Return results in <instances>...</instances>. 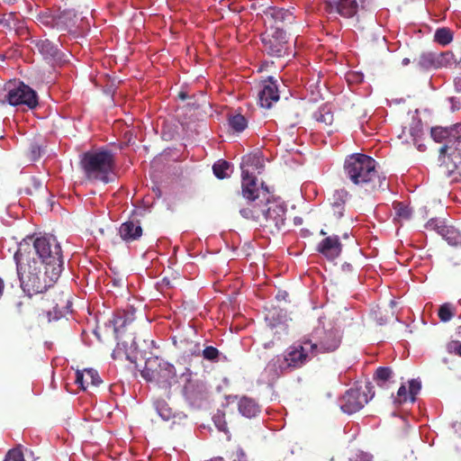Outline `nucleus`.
<instances>
[{
    "label": "nucleus",
    "mask_w": 461,
    "mask_h": 461,
    "mask_svg": "<svg viewBox=\"0 0 461 461\" xmlns=\"http://www.w3.org/2000/svg\"><path fill=\"white\" fill-rule=\"evenodd\" d=\"M28 247L17 249L14 258L23 291L30 297L46 292L60 276L58 267H45L36 258L31 257Z\"/></svg>",
    "instance_id": "nucleus-1"
},
{
    "label": "nucleus",
    "mask_w": 461,
    "mask_h": 461,
    "mask_svg": "<svg viewBox=\"0 0 461 461\" xmlns=\"http://www.w3.org/2000/svg\"><path fill=\"white\" fill-rule=\"evenodd\" d=\"M377 162L370 156L355 153L344 162L346 177L366 192L384 190L387 187L385 176L376 169Z\"/></svg>",
    "instance_id": "nucleus-2"
},
{
    "label": "nucleus",
    "mask_w": 461,
    "mask_h": 461,
    "mask_svg": "<svg viewBox=\"0 0 461 461\" xmlns=\"http://www.w3.org/2000/svg\"><path fill=\"white\" fill-rule=\"evenodd\" d=\"M28 247L31 257L38 256L39 261L50 268L58 267L59 273L63 270V256L59 243L53 236H43L36 239L28 238L19 243L18 249Z\"/></svg>",
    "instance_id": "nucleus-3"
},
{
    "label": "nucleus",
    "mask_w": 461,
    "mask_h": 461,
    "mask_svg": "<svg viewBox=\"0 0 461 461\" xmlns=\"http://www.w3.org/2000/svg\"><path fill=\"white\" fill-rule=\"evenodd\" d=\"M80 165L88 180L108 183L115 169V157L104 149L87 151L82 155Z\"/></svg>",
    "instance_id": "nucleus-4"
},
{
    "label": "nucleus",
    "mask_w": 461,
    "mask_h": 461,
    "mask_svg": "<svg viewBox=\"0 0 461 461\" xmlns=\"http://www.w3.org/2000/svg\"><path fill=\"white\" fill-rule=\"evenodd\" d=\"M308 340L311 341V348L313 349L316 357L320 354L332 353L341 344L342 332L331 321L321 317Z\"/></svg>",
    "instance_id": "nucleus-5"
},
{
    "label": "nucleus",
    "mask_w": 461,
    "mask_h": 461,
    "mask_svg": "<svg viewBox=\"0 0 461 461\" xmlns=\"http://www.w3.org/2000/svg\"><path fill=\"white\" fill-rule=\"evenodd\" d=\"M316 355L313 349L311 348V341L308 339H303L297 345L290 346L283 358L276 357L273 358L268 364L267 368L279 366L281 369H297L304 366Z\"/></svg>",
    "instance_id": "nucleus-6"
},
{
    "label": "nucleus",
    "mask_w": 461,
    "mask_h": 461,
    "mask_svg": "<svg viewBox=\"0 0 461 461\" xmlns=\"http://www.w3.org/2000/svg\"><path fill=\"white\" fill-rule=\"evenodd\" d=\"M140 375L165 394H169L172 386L178 383L176 367L168 362H161L156 368L150 367L148 363L140 372Z\"/></svg>",
    "instance_id": "nucleus-7"
},
{
    "label": "nucleus",
    "mask_w": 461,
    "mask_h": 461,
    "mask_svg": "<svg viewBox=\"0 0 461 461\" xmlns=\"http://www.w3.org/2000/svg\"><path fill=\"white\" fill-rule=\"evenodd\" d=\"M444 155L443 174L451 183L461 181V134H456L439 149Z\"/></svg>",
    "instance_id": "nucleus-8"
},
{
    "label": "nucleus",
    "mask_w": 461,
    "mask_h": 461,
    "mask_svg": "<svg viewBox=\"0 0 461 461\" xmlns=\"http://www.w3.org/2000/svg\"><path fill=\"white\" fill-rule=\"evenodd\" d=\"M262 216L259 224L267 229L270 233L278 232L285 224L286 206L284 203L267 196L266 203L261 208Z\"/></svg>",
    "instance_id": "nucleus-9"
},
{
    "label": "nucleus",
    "mask_w": 461,
    "mask_h": 461,
    "mask_svg": "<svg viewBox=\"0 0 461 461\" xmlns=\"http://www.w3.org/2000/svg\"><path fill=\"white\" fill-rule=\"evenodd\" d=\"M5 103L32 110L38 106V95L22 81L8 82L5 85Z\"/></svg>",
    "instance_id": "nucleus-10"
},
{
    "label": "nucleus",
    "mask_w": 461,
    "mask_h": 461,
    "mask_svg": "<svg viewBox=\"0 0 461 461\" xmlns=\"http://www.w3.org/2000/svg\"><path fill=\"white\" fill-rule=\"evenodd\" d=\"M414 63L422 71L452 66L461 71V55L457 56L451 51L422 52L414 59Z\"/></svg>",
    "instance_id": "nucleus-11"
},
{
    "label": "nucleus",
    "mask_w": 461,
    "mask_h": 461,
    "mask_svg": "<svg viewBox=\"0 0 461 461\" xmlns=\"http://www.w3.org/2000/svg\"><path fill=\"white\" fill-rule=\"evenodd\" d=\"M264 51L269 56L281 58L289 55L290 42L286 30L267 28L260 35Z\"/></svg>",
    "instance_id": "nucleus-12"
},
{
    "label": "nucleus",
    "mask_w": 461,
    "mask_h": 461,
    "mask_svg": "<svg viewBox=\"0 0 461 461\" xmlns=\"http://www.w3.org/2000/svg\"><path fill=\"white\" fill-rule=\"evenodd\" d=\"M373 4L374 0H332L327 3V10L344 18H353L360 11L370 10Z\"/></svg>",
    "instance_id": "nucleus-13"
},
{
    "label": "nucleus",
    "mask_w": 461,
    "mask_h": 461,
    "mask_svg": "<svg viewBox=\"0 0 461 461\" xmlns=\"http://www.w3.org/2000/svg\"><path fill=\"white\" fill-rule=\"evenodd\" d=\"M241 194L249 203L255 202L261 195L265 200L267 196H271L269 187L265 185L264 183H261L259 187L258 178L243 167L241 172Z\"/></svg>",
    "instance_id": "nucleus-14"
},
{
    "label": "nucleus",
    "mask_w": 461,
    "mask_h": 461,
    "mask_svg": "<svg viewBox=\"0 0 461 461\" xmlns=\"http://www.w3.org/2000/svg\"><path fill=\"white\" fill-rule=\"evenodd\" d=\"M263 19L268 28H283L292 24L295 20L294 13L284 7L268 6L263 10Z\"/></svg>",
    "instance_id": "nucleus-15"
},
{
    "label": "nucleus",
    "mask_w": 461,
    "mask_h": 461,
    "mask_svg": "<svg viewBox=\"0 0 461 461\" xmlns=\"http://www.w3.org/2000/svg\"><path fill=\"white\" fill-rule=\"evenodd\" d=\"M369 399L365 392L357 388L348 390L340 399V409L343 412L352 414L362 409Z\"/></svg>",
    "instance_id": "nucleus-16"
},
{
    "label": "nucleus",
    "mask_w": 461,
    "mask_h": 461,
    "mask_svg": "<svg viewBox=\"0 0 461 461\" xmlns=\"http://www.w3.org/2000/svg\"><path fill=\"white\" fill-rule=\"evenodd\" d=\"M348 196V192L346 189L341 188L335 190L329 198L330 210L327 213L328 222L330 225L335 224L338 220L343 217Z\"/></svg>",
    "instance_id": "nucleus-17"
},
{
    "label": "nucleus",
    "mask_w": 461,
    "mask_h": 461,
    "mask_svg": "<svg viewBox=\"0 0 461 461\" xmlns=\"http://www.w3.org/2000/svg\"><path fill=\"white\" fill-rule=\"evenodd\" d=\"M320 234L325 238L318 244L317 251L329 260L339 258L342 252V243L336 235L327 236V231L321 230Z\"/></svg>",
    "instance_id": "nucleus-18"
},
{
    "label": "nucleus",
    "mask_w": 461,
    "mask_h": 461,
    "mask_svg": "<svg viewBox=\"0 0 461 461\" xmlns=\"http://www.w3.org/2000/svg\"><path fill=\"white\" fill-rule=\"evenodd\" d=\"M192 371L189 367H185L180 374V379L185 381L183 392L185 398L191 402L202 399L203 393V385L192 380Z\"/></svg>",
    "instance_id": "nucleus-19"
},
{
    "label": "nucleus",
    "mask_w": 461,
    "mask_h": 461,
    "mask_svg": "<svg viewBox=\"0 0 461 461\" xmlns=\"http://www.w3.org/2000/svg\"><path fill=\"white\" fill-rule=\"evenodd\" d=\"M258 102L261 107L269 109L273 103L279 100V93L276 81L272 77L262 82V89L258 93Z\"/></svg>",
    "instance_id": "nucleus-20"
},
{
    "label": "nucleus",
    "mask_w": 461,
    "mask_h": 461,
    "mask_svg": "<svg viewBox=\"0 0 461 461\" xmlns=\"http://www.w3.org/2000/svg\"><path fill=\"white\" fill-rule=\"evenodd\" d=\"M0 26L8 32L14 31L16 34H23L27 28L23 19L15 12L0 13Z\"/></svg>",
    "instance_id": "nucleus-21"
},
{
    "label": "nucleus",
    "mask_w": 461,
    "mask_h": 461,
    "mask_svg": "<svg viewBox=\"0 0 461 461\" xmlns=\"http://www.w3.org/2000/svg\"><path fill=\"white\" fill-rule=\"evenodd\" d=\"M142 232L143 230L139 220H129L119 228L121 239L127 243L138 240L142 236Z\"/></svg>",
    "instance_id": "nucleus-22"
},
{
    "label": "nucleus",
    "mask_w": 461,
    "mask_h": 461,
    "mask_svg": "<svg viewBox=\"0 0 461 461\" xmlns=\"http://www.w3.org/2000/svg\"><path fill=\"white\" fill-rule=\"evenodd\" d=\"M135 308L133 306H127L123 311H119L110 322L113 326V331L118 334L122 329L131 323L135 320Z\"/></svg>",
    "instance_id": "nucleus-23"
},
{
    "label": "nucleus",
    "mask_w": 461,
    "mask_h": 461,
    "mask_svg": "<svg viewBox=\"0 0 461 461\" xmlns=\"http://www.w3.org/2000/svg\"><path fill=\"white\" fill-rule=\"evenodd\" d=\"M422 135V125L420 121L412 119L411 122L408 126L402 128V133L399 134V138L402 142L411 143L416 145L418 139Z\"/></svg>",
    "instance_id": "nucleus-24"
},
{
    "label": "nucleus",
    "mask_w": 461,
    "mask_h": 461,
    "mask_svg": "<svg viewBox=\"0 0 461 461\" xmlns=\"http://www.w3.org/2000/svg\"><path fill=\"white\" fill-rule=\"evenodd\" d=\"M238 410L242 416L251 419L260 412V406L255 399L242 396L238 402Z\"/></svg>",
    "instance_id": "nucleus-25"
},
{
    "label": "nucleus",
    "mask_w": 461,
    "mask_h": 461,
    "mask_svg": "<svg viewBox=\"0 0 461 461\" xmlns=\"http://www.w3.org/2000/svg\"><path fill=\"white\" fill-rule=\"evenodd\" d=\"M76 23V13L73 10H63L56 14V28L68 30Z\"/></svg>",
    "instance_id": "nucleus-26"
},
{
    "label": "nucleus",
    "mask_w": 461,
    "mask_h": 461,
    "mask_svg": "<svg viewBox=\"0 0 461 461\" xmlns=\"http://www.w3.org/2000/svg\"><path fill=\"white\" fill-rule=\"evenodd\" d=\"M36 46L45 59H57L59 57V51L58 47L50 40L39 41Z\"/></svg>",
    "instance_id": "nucleus-27"
},
{
    "label": "nucleus",
    "mask_w": 461,
    "mask_h": 461,
    "mask_svg": "<svg viewBox=\"0 0 461 461\" xmlns=\"http://www.w3.org/2000/svg\"><path fill=\"white\" fill-rule=\"evenodd\" d=\"M458 131L457 130H447V128H442V127H435V128H432L431 129V137L433 138V140L437 142H442L443 140H445L447 143L448 141V140L451 138V139H454V136L456 134H457Z\"/></svg>",
    "instance_id": "nucleus-28"
},
{
    "label": "nucleus",
    "mask_w": 461,
    "mask_h": 461,
    "mask_svg": "<svg viewBox=\"0 0 461 461\" xmlns=\"http://www.w3.org/2000/svg\"><path fill=\"white\" fill-rule=\"evenodd\" d=\"M443 231L442 238L447 241V243L451 246H458L461 245V232L456 229L454 226L447 225L445 229H442Z\"/></svg>",
    "instance_id": "nucleus-29"
},
{
    "label": "nucleus",
    "mask_w": 461,
    "mask_h": 461,
    "mask_svg": "<svg viewBox=\"0 0 461 461\" xmlns=\"http://www.w3.org/2000/svg\"><path fill=\"white\" fill-rule=\"evenodd\" d=\"M229 125L236 132L243 131L248 126V121L240 113L230 114L228 119Z\"/></svg>",
    "instance_id": "nucleus-30"
},
{
    "label": "nucleus",
    "mask_w": 461,
    "mask_h": 461,
    "mask_svg": "<svg viewBox=\"0 0 461 461\" xmlns=\"http://www.w3.org/2000/svg\"><path fill=\"white\" fill-rule=\"evenodd\" d=\"M392 375L393 370L391 367L380 366L376 369L374 375V380L378 386L384 387L391 379Z\"/></svg>",
    "instance_id": "nucleus-31"
},
{
    "label": "nucleus",
    "mask_w": 461,
    "mask_h": 461,
    "mask_svg": "<svg viewBox=\"0 0 461 461\" xmlns=\"http://www.w3.org/2000/svg\"><path fill=\"white\" fill-rule=\"evenodd\" d=\"M434 41L442 46H446L453 41V32L447 27L438 28L434 33Z\"/></svg>",
    "instance_id": "nucleus-32"
},
{
    "label": "nucleus",
    "mask_w": 461,
    "mask_h": 461,
    "mask_svg": "<svg viewBox=\"0 0 461 461\" xmlns=\"http://www.w3.org/2000/svg\"><path fill=\"white\" fill-rule=\"evenodd\" d=\"M230 163L226 160L220 159L212 166V171L215 176L219 179H224L230 176L229 170L230 169Z\"/></svg>",
    "instance_id": "nucleus-33"
},
{
    "label": "nucleus",
    "mask_w": 461,
    "mask_h": 461,
    "mask_svg": "<svg viewBox=\"0 0 461 461\" xmlns=\"http://www.w3.org/2000/svg\"><path fill=\"white\" fill-rule=\"evenodd\" d=\"M155 408L158 414L164 420H169L171 419L176 418V415L174 414L172 409L169 407L168 403L164 400H158L155 402Z\"/></svg>",
    "instance_id": "nucleus-34"
},
{
    "label": "nucleus",
    "mask_w": 461,
    "mask_h": 461,
    "mask_svg": "<svg viewBox=\"0 0 461 461\" xmlns=\"http://www.w3.org/2000/svg\"><path fill=\"white\" fill-rule=\"evenodd\" d=\"M240 213L243 218L253 220L258 223L262 216L261 208L258 204H253L251 207L240 208Z\"/></svg>",
    "instance_id": "nucleus-35"
},
{
    "label": "nucleus",
    "mask_w": 461,
    "mask_h": 461,
    "mask_svg": "<svg viewBox=\"0 0 461 461\" xmlns=\"http://www.w3.org/2000/svg\"><path fill=\"white\" fill-rule=\"evenodd\" d=\"M84 375L86 388L90 384L98 386L102 384V379L100 378L97 371L93 368H86Z\"/></svg>",
    "instance_id": "nucleus-36"
},
{
    "label": "nucleus",
    "mask_w": 461,
    "mask_h": 461,
    "mask_svg": "<svg viewBox=\"0 0 461 461\" xmlns=\"http://www.w3.org/2000/svg\"><path fill=\"white\" fill-rule=\"evenodd\" d=\"M318 122L323 123L325 126H330L333 122V113L327 108H321L315 114Z\"/></svg>",
    "instance_id": "nucleus-37"
},
{
    "label": "nucleus",
    "mask_w": 461,
    "mask_h": 461,
    "mask_svg": "<svg viewBox=\"0 0 461 461\" xmlns=\"http://www.w3.org/2000/svg\"><path fill=\"white\" fill-rule=\"evenodd\" d=\"M37 21L47 27L56 28V14L50 11L40 13L37 15Z\"/></svg>",
    "instance_id": "nucleus-38"
},
{
    "label": "nucleus",
    "mask_w": 461,
    "mask_h": 461,
    "mask_svg": "<svg viewBox=\"0 0 461 461\" xmlns=\"http://www.w3.org/2000/svg\"><path fill=\"white\" fill-rule=\"evenodd\" d=\"M454 314V307L452 306L451 303H448L442 304L438 309V318L440 319L441 321L444 322L450 321Z\"/></svg>",
    "instance_id": "nucleus-39"
},
{
    "label": "nucleus",
    "mask_w": 461,
    "mask_h": 461,
    "mask_svg": "<svg viewBox=\"0 0 461 461\" xmlns=\"http://www.w3.org/2000/svg\"><path fill=\"white\" fill-rule=\"evenodd\" d=\"M394 210L396 212V216L400 220H410L411 217V210L402 203H396L394 204Z\"/></svg>",
    "instance_id": "nucleus-40"
},
{
    "label": "nucleus",
    "mask_w": 461,
    "mask_h": 461,
    "mask_svg": "<svg viewBox=\"0 0 461 461\" xmlns=\"http://www.w3.org/2000/svg\"><path fill=\"white\" fill-rule=\"evenodd\" d=\"M447 224L445 221L438 220V219H430L425 225L427 230H435L440 236H442L443 231L442 229H445Z\"/></svg>",
    "instance_id": "nucleus-41"
},
{
    "label": "nucleus",
    "mask_w": 461,
    "mask_h": 461,
    "mask_svg": "<svg viewBox=\"0 0 461 461\" xmlns=\"http://www.w3.org/2000/svg\"><path fill=\"white\" fill-rule=\"evenodd\" d=\"M219 355V350L212 346H207L203 350V358L209 361L216 362L218 360Z\"/></svg>",
    "instance_id": "nucleus-42"
},
{
    "label": "nucleus",
    "mask_w": 461,
    "mask_h": 461,
    "mask_svg": "<svg viewBox=\"0 0 461 461\" xmlns=\"http://www.w3.org/2000/svg\"><path fill=\"white\" fill-rule=\"evenodd\" d=\"M4 461H25L23 452L18 448L10 449Z\"/></svg>",
    "instance_id": "nucleus-43"
},
{
    "label": "nucleus",
    "mask_w": 461,
    "mask_h": 461,
    "mask_svg": "<svg viewBox=\"0 0 461 461\" xmlns=\"http://www.w3.org/2000/svg\"><path fill=\"white\" fill-rule=\"evenodd\" d=\"M421 388L420 383L415 379H412L409 382V394L411 402L415 401L416 394L420 392Z\"/></svg>",
    "instance_id": "nucleus-44"
},
{
    "label": "nucleus",
    "mask_w": 461,
    "mask_h": 461,
    "mask_svg": "<svg viewBox=\"0 0 461 461\" xmlns=\"http://www.w3.org/2000/svg\"><path fill=\"white\" fill-rule=\"evenodd\" d=\"M85 369L84 370H77L76 372V379L75 383L81 388L82 390H86L85 386Z\"/></svg>",
    "instance_id": "nucleus-45"
},
{
    "label": "nucleus",
    "mask_w": 461,
    "mask_h": 461,
    "mask_svg": "<svg viewBox=\"0 0 461 461\" xmlns=\"http://www.w3.org/2000/svg\"><path fill=\"white\" fill-rule=\"evenodd\" d=\"M397 395L400 398V402H406L410 398V394H407V389L405 385H401L398 389Z\"/></svg>",
    "instance_id": "nucleus-46"
},
{
    "label": "nucleus",
    "mask_w": 461,
    "mask_h": 461,
    "mask_svg": "<svg viewBox=\"0 0 461 461\" xmlns=\"http://www.w3.org/2000/svg\"><path fill=\"white\" fill-rule=\"evenodd\" d=\"M454 86L457 92H461V77H457L454 79Z\"/></svg>",
    "instance_id": "nucleus-47"
},
{
    "label": "nucleus",
    "mask_w": 461,
    "mask_h": 461,
    "mask_svg": "<svg viewBox=\"0 0 461 461\" xmlns=\"http://www.w3.org/2000/svg\"><path fill=\"white\" fill-rule=\"evenodd\" d=\"M0 104H5V86L0 88Z\"/></svg>",
    "instance_id": "nucleus-48"
},
{
    "label": "nucleus",
    "mask_w": 461,
    "mask_h": 461,
    "mask_svg": "<svg viewBox=\"0 0 461 461\" xmlns=\"http://www.w3.org/2000/svg\"><path fill=\"white\" fill-rule=\"evenodd\" d=\"M214 421H215V424L219 428L220 430L227 432V426H226L225 422L218 423L216 420Z\"/></svg>",
    "instance_id": "nucleus-49"
},
{
    "label": "nucleus",
    "mask_w": 461,
    "mask_h": 461,
    "mask_svg": "<svg viewBox=\"0 0 461 461\" xmlns=\"http://www.w3.org/2000/svg\"><path fill=\"white\" fill-rule=\"evenodd\" d=\"M458 334L461 335V326L458 329ZM456 352L457 355L461 356V343L456 347Z\"/></svg>",
    "instance_id": "nucleus-50"
},
{
    "label": "nucleus",
    "mask_w": 461,
    "mask_h": 461,
    "mask_svg": "<svg viewBox=\"0 0 461 461\" xmlns=\"http://www.w3.org/2000/svg\"><path fill=\"white\" fill-rule=\"evenodd\" d=\"M402 64L403 66H407V65H409V64H410V59H408V58H404V59H402Z\"/></svg>",
    "instance_id": "nucleus-51"
},
{
    "label": "nucleus",
    "mask_w": 461,
    "mask_h": 461,
    "mask_svg": "<svg viewBox=\"0 0 461 461\" xmlns=\"http://www.w3.org/2000/svg\"><path fill=\"white\" fill-rule=\"evenodd\" d=\"M32 151L33 154H36L39 151V148L36 147V146H32Z\"/></svg>",
    "instance_id": "nucleus-52"
},
{
    "label": "nucleus",
    "mask_w": 461,
    "mask_h": 461,
    "mask_svg": "<svg viewBox=\"0 0 461 461\" xmlns=\"http://www.w3.org/2000/svg\"><path fill=\"white\" fill-rule=\"evenodd\" d=\"M179 97H180L181 99H185V98H186V95H185V93H183V92H180V93H179Z\"/></svg>",
    "instance_id": "nucleus-53"
},
{
    "label": "nucleus",
    "mask_w": 461,
    "mask_h": 461,
    "mask_svg": "<svg viewBox=\"0 0 461 461\" xmlns=\"http://www.w3.org/2000/svg\"><path fill=\"white\" fill-rule=\"evenodd\" d=\"M366 388L367 389V391H368L369 393L371 392V388H372V387H371V386H369V384H366Z\"/></svg>",
    "instance_id": "nucleus-54"
},
{
    "label": "nucleus",
    "mask_w": 461,
    "mask_h": 461,
    "mask_svg": "<svg viewBox=\"0 0 461 461\" xmlns=\"http://www.w3.org/2000/svg\"><path fill=\"white\" fill-rule=\"evenodd\" d=\"M460 106H461V103H458V106H457V108H459Z\"/></svg>",
    "instance_id": "nucleus-55"
}]
</instances>
